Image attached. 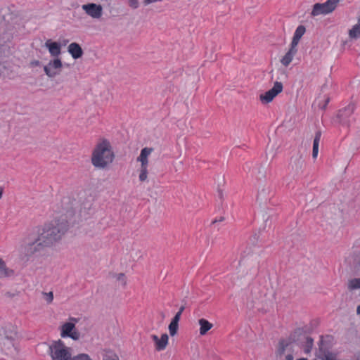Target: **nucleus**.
<instances>
[{
    "instance_id": "obj_8",
    "label": "nucleus",
    "mask_w": 360,
    "mask_h": 360,
    "mask_svg": "<svg viewBox=\"0 0 360 360\" xmlns=\"http://www.w3.org/2000/svg\"><path fill=\"white\" fill-rule=\"evenodd\" d=\"M283 89V84L280 82H276L274 84V86L266 91L264 94L259 95V100L263 104H267L271 102L274 98L281 92Z\"/></svg>"
},
{
    "instance_id": "obj_1",
    "label": "nucleus",
    "mask_w": 360,
    "mask_h": 360,
    "mask_svg": "<svg viewBox=\"0 0 360 360\" xmlns=\"http://www.w3.org/2000/svg\"><path fill=\"white\" fill-rule=\"evenodd\" d=\"M70 229L65 219H56L38 227L34 240L25 247L27 255H34L53 250L59 244Z\"/></svg>"
},
{
    "instance_id": "obj_19",
    "label": "nucleus",
    "mask_w": 360,
    "mask_h": 360,
    "mask_svg": "<svg viewBox=\"0 0 360 360\" xmlns=\"http://www.w3.org/2000/svg\"><path fill=\"white\" fill-rule=\"evenodd\" d=\"M13 274V270L8 268L6 262L2 258H0V276L9 277Z\"/></svg>"
},
{
    "instance_id": "obj_28",
    "label": "nucleus",
    "mask_w": 360,
    "mask_h": 360,
    "mask_svg": "<svg viewBox=\"0 0 360 360\" xmlns=\"http://www.w3.org/2000/svg\"><path fill=\"white\" fill-rule=\"evenodd\" d=\"M128 3H129V6L134 9L137 8L139 6V3L138 0H129Z\"/></svg>"
},
{
    "instance_id": "obj_10",
    "label": "nucleus",
    "mask_w": 360,
    "mask_h": 360,
    "mask_svg": "<svg viewBox=\"0 0 360 360\" xmlns=\"http://www.w3.org/2000/svg\"><path fill=\"white\" fill-rule=\"evenodd\" d=\"M82 8L92 18L98 19L103 15V7L100 4L89 3L82 5Z\"/></svg>"
},
{
    "instance_id": "obj_24",
    "label": "nucleus",
    "mask_w": 360,
    "mask_h": 360,
    "mask_svg": "<svg viewBox=\"0 0 360 360\" xmlns=\"http://www.w3.org/2000/svg\"><path fill=\"white\" fill-rule=\"evenodd\" d=\"M178 329H179V323L172 320L168 326V330H169V335L172 337L175 336L177 333Z\"/></svg>"
},
{
    "instance_id": "obj_12",
    "label": "nucleus",
    "mask_w": 360,
    "mask_h": 360,
    "mask_svg": "<svg viewBox=\"0 0 360 360\" xmlns=\"http://www.w3.org/2000/svg\"><path fill=\"white\" fill-rule=\"evenodd\" d=\"M152 153L150 148H144L141 150L140 155L136 159L139 163L138 167H149V157Z\"/></svg>"
},
{
    "instance_id": "obj_7",
    "label": "nucleus",
    "mask_w": 360,
    "mask_h": 360,
    "mask_svg": "<svg viewBox=\"0 0 360 360\" xmlns=\"http://www.w3.org/2000/svg\"><path fill=\"white\" fill-rule=\"evenodd\" d=\"M153 347L156 352H162L169 345V335L165 333L160 334L153 333L150 335Z\"/></svg>"
},
{
    "instance_id": "obj_9",
    "label": "nucleus",
    "mask_w": 360,
    "mask_h": 360,
    "mask_svg": "<svg viewBox=\"0 0 360 360\" xmlns=\"http://www.w3.org/2000/svg\"><path fill=\"white\" fill-rule=\"evenodd\" d=\"M62 61L60 58H56L44 67V70L49 77H54L59 74L60 70L62 68Z\"/></svg>"
},
{
    "instance_id": "obj_37",
    "label": "nucleus",
    "mask_w": 360,
    "mask_h": 360,
    "mask_svg": "<svg viewBox=\"0 0 360 360\" xmlns=\"http://www.w3.org/2000/svg\"><path fill=\"white\" fill-rule=\"evenodd\" d=\"M296 360H307V359H305V358H300V359H296Z\"/></svg>"
},
{
    "instance_id": "obj_36",
    "label": "nucleus",
    "mask_w": 360,
    "mask_h": 360,
    "mask_svg": "<svg viewBox=\"0 0 360 360\" xmlns=\"http://www.w3.org/2000/svg\"><path fill=\"white\" fill-rule=\"evenodd\" d=\"M183 311H184V307H181L179 311H178V313H180V314L181 315Z\"/></svg>"
},
{
    "instance_id": "obj_25",
    "label": "nucleus",
    "mask_w": 360,
    "mask_h": 360,
    "mask_svg": "<svg viewBox=\"0 0 360 360\" xmlns=\"http://www.w3.org/2000/svg\"><path fill=\"white\" fill-rule=\"evenodd\" d=\"M347 287L349 290L360 288V278H352L348 281Z\"/></svg>"
},
{
    "instance_id": "obj_22",
    "label": "nucleus",
    "mask_w": 360,
    "mask_h": 360,
    "mask_svg": "<svg viewBox=\"0 0 360 360\" xmlns=\"http://www.w3.org/2000/svg\"><path fill=\"white\" fill-rule=\"evenodd\" d=\"M102 360H121L119 355L113 351H105L103 355Z\"/></svg>"
},
{
    "instance_id": "obj_34",
    "label": "nucleus",
    "mask_w": 360,
    "mask_h": 360,
    "mask_svg": "<svg viewBox=\"0 0 360 360\" xmlns=\"http://www.w3.org/2000/svg\"><path fill=\"white\" fill-rule=\"evenodd\" d=\"M3 193H4V188L1 186H0V199L2 198Z\"/></svg>"
},
{
    "instance_id": "obj_2",
    "label": "nucleus",
    "mask_w": 360,
    "mask_h": 360,
    "mask_svg": "<svg viewBox=\"0 0 360 360\" xmlns=\"http://www.w3.org/2000/svg\"><path fill=\"white\" fill-rule=\"evenodd\" d=\"M115 159V154L110 142L103 140L98 143L91 154V162L94 167L100 169L109 168Z\"/></svg>"
},
{
    "instance_id": "obj_20",
    "label": "nucleus",
    "mask_w": 360,
    "mask_h": 360,
    "mask_svg": "<svg viewBox=\"0 0 360 360\" xmlns=\"http://www.w3.org/2000/svg\"><path fill=\"white\" fill-rule=\"evenodd\" d=\"M349 37L351 39L360 37V17L358 18V22L349 30Z\"/></svg>"
},
{
    "instance_id": "obj_32",
    "label": "nucleus",
    "mask_w": 360,
    "mask_h": 360,
    "mask_svg": "<svg viewBox=\"0 0 360 360\" xmlns=\"http://www.w3.org/2000/svg\"><path fill=\"white\" fill-rule=\"evenodd\" d=\"M180 318H181V314L180 313H176V315L174 316V317L172 319V321H176V322H178L180 320Z\"/></svg>"
},
{
    "instance_id": "obj_18",
    "label": "nucleus",
    "mask_w": 360,
    "mask_h": 360,
    "mask_svg": "<svg viewBox=\"0 0 360 360\" xmlns=\"http://www.w3.org/2000/svg\"><path fill=\"white\" fill-rule=\"evenodd\" d=\"M137 174L139 181L140 182H148L149 176V167H138Z\"/></svg>"
},
{
    "instance_id": "obj_3",
    "label": "nucleus",
    "mask_w": 360,
    "mask_h": 360,
    "mask_svg": "<svg viewBox=\"0 0 360 360\" xmlns=\"http://www.w3.org/2000/svg\"><path fill=\"white\" fill-rule=\"evenodd\" d=\"M49 349L52 360H71L73 357L71 347L60 339L51 342Z\"/></svg>"
},
{
    "instance_id": "obj_13",
    "label": "nucleus",
    "mask_w": 360,
    "mask_h": 360,
    "mask_svg": "<svg viewBox=\"0 0 360 360\" xmlns=\"http://www.w3.org/2000/svg\"><path fill=\"white\" fill-rule=\"evenodd\" d=\"M45 46L48 49L50 55L53 57H58L61 53L60 45L56 41H52L51 39H48L45 42Z\"/></svg>"
},
{
    "instance_id": "obj_23",
    "label": "nucleus",
    "mask_w": 360,
    "mask_h": 360,
    "mask_svg": "<svg viewBox=\"0 0 360 360\" xmlns=\"http://www.w3.org/2000/svg\"><path fill=\"white\" fill-rule=\"evenodd\" d=\"M319 145L320 136H316L313 142L312 157L314 159H316V158L318 157Z\"/></svg>"
},
{
    "instance_id": "obj_38",
    "label": "nucleus",
    "mask_w": 360,
    "mask_h": 360,
    "mask_svg": "<svg viewBox=\"0 0 360 360\" xmlns=\"http://www.w3.org/2000/svg\"><path fill=\"white\" fill-rule=\"evenodd\" d=\"M354 360H360V356H359V357L356 358Z\"/></svg>"
},
{
    "instance_id": "obj_15",
    "label": "nucleus",
    "mask_w": 360,
    "mask_h": 360,
    "mask_svg": "<svg viewBox=\"0 0 360 360\" xmlns=\"http://www.w3.org/2000/svg\"><path fill=\"white\" fill-rule=\"evenodd\" d=\"M68 51L74 59L79 58L83 55V50L79 44L72 42L69 44Z\"/></svg>"
},
{
    "instance_id": "obj_21",
    "label": "nucleus",
    "mask_w": 360,
    "mask_h": 360,
    "mask_svg": "<svg viewBox=\"0 0 360 360\" xmlns=\"http://www.w3.org/2000/svg\"><path fill=\"white\" fill-rule=\"evenodd\" d=\"M316 356L321 360H338L336 354L327 352H319Z\"/></svg>"
},
{
    "instance_id": "obj_4",
    "label": "nucleus",
    "mask_w": 360,
    "mask_h": 360,
    "mask_svg": "<svg viewBox=\"0 0 360 360\" xmlns=\"http://www.w3.org/2000/svg\"><path fill=\"white\" fill-rule=\"evenodd\" d=\"M78 321L79 319L71 316L63 322L59 326L60 336L62 338H70L74 341L79 340L82 335L76 328Z\"/></svg>"
},
{
    "instance_id": "obj_16",
    "label": "nucleus",
    "mask_w": 360,
    "mask_h": 360,
    "mask_svg": "<svg viewBox=\"0 0 360 360\" xmlns=\"http://www.w3.org/2000/svg\"><path fill=\"white\" fill-rule=\"evenodd\" d=\"M199 326V334L201 336L207 335L209 330L213 328V324L208 320L201 318L198 321Z\"/></svg>"
},
{
    "instance_id": "obj_14",
    "label": "nucleus",
    "mask_w": 360,
    "mask_h": 360,
    "mask_svg": "<svg viewBox=\"0 0 360 360\" xmlns=\"http://www.w3.org/2000/svg\"><path fill=\"white\" fill-rule=\"evenodd\" d=\"M297 46L290 44V47L288 52L283 56L281 59V63L285 67L288 66L290 63L292 61L294 56L297 53Z\"/></svg>"
},
{
    "instance_id": "obj_11",
    "label": "nucleus",
    "mask_w": 360,
    "mask_h": 360,
    "mask_svg": "<svg viewBox=\"0 0 360 360\" xmlns=\"http://www.w3.org/2000/svg\"><path fill=\"white\" fill-rule=\"evenodd\" d=\"M12 334L6 335L0 333V353L8 354L13 349Z\"/></svg>"
},
{
    "instance_id": "obj_5",
    "label": "nucleus",
    "mask_w": 360,
    "mask_h": 360,
    "mask_svg": "<svg viewBox=\"0 0 360 360\" xmlns=\"http://www.w3.org/2000/svg\"><path fill=\"white\" fill-rule=\"evenodd\" d=\"M340 1V0H327L324 3H316L313 6L311 15L314 17L331 13L335 10Z\"/></svg>"
},
{
    "instance_id": "obj_27",
    "label": "nucleus",
    "mask_w": 360,
    "mask_h": 360,
    "mask_svg": "<svg viewBox=\"0 0 360 360\" xmlns=\"http://www.w3.org/2000/svg\"><path fill=\"white\" fill-rule=\"evenodd\" d=\"M71 360H94L90 355L86 353H80L72 357Z\"/></svg>"
},
{
    "instance_id": "obj_26",
    "label": "nucleus",
    "mask_w": 360,
    "mask_h": 360,
    "mask_svg": "<svg viewBox=\"0 0 360 360\" xmlns=\"http://www.w3.org/2000/svg\"><path fill=\"white\" fill-rule=\"evenodd\" d=\"M113 278L115 281L120 283L122 285H125L127 283V278L124 274L118 273L113 276Z\"/></svg>"
},
{
    "instance_id": "obj_30",
    "label": "nucleus",
    "mask_w": 360,
    "mask_h": 360,
    "mask_svg": "<svg viewBox=\"0 0 360 360\" xmlns=\"http://www.w3.org/2000/svg\"><path fill=\"white\" fill-rule=\"evenodd\" d=\"M46 300L48 302H51L52 300H53V293L52 292H49V293H46Z\"/></svg>"
},
{
    "instance_id": "obj_29",
    "label": "nucleus",
    "mask_w": 360,
    "mask_h": 360,
    "mask_svg": "<svg viewBox=\"0 0 360 360\" xmlns=\"http://www.w3.org/2000/svg\"><path fill=\"white\" fill-rule=\"evenodd\" d=\"M269 191L268 188H263L262 191H259V195L260 197H264L266 194H267Z\"/></svg>"
},
{
    "instance_id": "obj_17",
    "label": "nucleus",
    "mask_w": 360,
    "mask_h": 360,
    "mask_svg": "<svg viewBox=\"0 0 360 360\" xmlns=\"http://www.w3.org/2000/svg\"><path fill=\"white\" fill-rule=\"evenodd\" d=\"M306 32V28L303 25H299L294 33L292 40L291 41L292 45L297 46V44H299L300 40L302 37V36Z\"/></svg>"
},
{
    "instance_id": "obj_33",
    "label": "nucleus",
    "mask_w": 360,
    "mask_h": 360,
    "mask_svg": "<svg viewBox=\"0 0 360 360\" xmlns=\"http://www.w3.org/2000/svg\"><path fill=\"white\" fill-rule=\"evenodd\" d=\"M329 102V98H327L325 101V104L321 107L323 109H325L326 105H328Z\"/></svg>"
},
{
    "instance_id": "obj_31",
    "label": "nucleus",
    "mask_w": 360,
    "mask_h": 360,
    "mask_svg": "<svg viewBox=\"0 0 360 360\" xmlns=\"http://www.w3.org/2000/svg\"><path fill=\"white\" fill-rule=\"evenodd\" d=\"M163 0H143V4L146 6L152 3L162 1Z\"/></svg>"
},
{
    "instance_id": "obj_39",
    "label": "nucleus",
    "mask_w": 360,
    "mask_h": 360,
    "mask_svg": "<svg viewBox=\"0 0 360 360\" xmlns=\"http://www.w3.org/2000/svg\"><path fill=\"white\" fill-rule=\"evenodd\" d=\"M318 135H320L319 132L316 134V136H318Z\"/></svg>"
},
{
    "instance_id": "obj_35",
    "label": "nucleus",
    "mask_w": 360,
    "mask_h": 360,
    "mask_svg": "<svg viewBox=\"0 0 360 360\" xmlns=\"http://www.w3.org/2000/svg\"><path fill=\"white\" fill-rule=\"evenodd\" d=\"M356 313L359 316H360V304L357 307Z\"/></svg>"
},
{
    "instance_id": "obj_6",
    "label": "nucleus",
    "mask_w": 360,
    "mask_h": 360,
    "mask_svg": "<svg viewBox=\"0 0 360 360\" xmlns=\"http://www.w3.org/2000/svg\"><path fill=\"white\" fill-rule=\"evenodd\" d=\"M355 105L354 103H349L345 108L340 110L337 114V122L344 126L349 127L354 120V112Z\"/></svg>"
}]
</instances>
